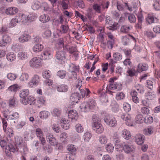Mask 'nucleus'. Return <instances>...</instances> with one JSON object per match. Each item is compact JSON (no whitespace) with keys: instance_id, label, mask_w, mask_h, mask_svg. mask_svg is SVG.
I'll return each mask as SVG.
<instances>
[{"instance_id":"1","label":"nucleus","mask_w":160,"mask_h":160,"mask_svg":"<svg viewBox=\"0 0 160 160\" xmlns=\"http://www.w3.org/2000/svg\"><path fill=\"white\" fill-rule=\"evenodd\" d=\"M92 127L93 130L98 134L102 133L104 129L102 125L100 123V119L96 115H94L92 116Z\"/></svg>"},{"instance_id":"2","label":"nucleus","mask_w":160,"mask_h":160,"mask_svg":"<svg viewBox=\"0 0 160 160\" xmlns=\"http://www.w3.org/2000/svg\"><path fill=\"white\" fill-rule=\"evenodd\" d=\"M109 2L108 1L106 3H102L101 4H94L92 5L93 9L98 13H100L105 8L107 9L108 8Z\"/></svg>"},{"instance_id":"3","label":"nucleus","mask_w":160,"mask_h":160,"mask_svg":"<svg viewBox=\"0 0 160 160\" xmlns=\"http://www.w3.org/2000/svg\"><path fill=\"white\" fill-rule=\"evenodd\" d=\"M122 144L121 149H122V148L125 152L126 153H131L135 150V148L134 146L130 142H122Z\"/></svg>"},{"instance_id":"4","label":"nucleus","mask_w":160,"mask_h":160,"mask_svg":"<svg viewBox=\"0 0 160 160\" xmlns=\"http://www.w3.org/2000/svg\"><path fill=\"white\" fill-rule=\"evenodd\" d=\"M10 112L8 109L5 110L4 111L3 115L4 117L7 119V120H15L18 118L19 117L18 113L15 112L12 114L10 115Z\"/></svg>"},{"instance_id":"5","label":"nucleus","mask_w":160,"mask_h":160,"mask_svg":"<svg viewBox=\"0 0 160 160\" xmlns=\"http://www.w3.org/2000/svg\"><path fill=\"white\" fill-rule=\"evenodd\" d=\"M105 122L108 125L111 127H115L117 124V121L115 118L109 116H106L104 119Z\"/></svg>"},{"instance_id":"6","label":"nucleus","mask_w":160,"mask_h":160,"mask_svg":"<svg viewBox=\"0 0 160 160\" xmlns=\"http://www.w3.org/2000/svg\"><path fill=\"white\" fill-rule=\"evenodd\" d=\"M55 57L58 62L62 63L65 62L66 59V53L63 51H58L56 52Z\"/></svg>"},{"instance_id":"7","label":"nucleus","mask_w":160,"mask_h":160,"mask_svg":"<svg viewBox=\"0 0 160 160\" xmlns=\"http://www.w3.org/2000/svg\"><path fill=\"white\" fill-rule=\"evenodd\" d=\"M35 134L39 138L41 141V143L44 145L46 143V140L43 137V134L42 131L39 128H37L35 130Z\"/></svg>"},{"instance_id":"8","label":"nucleus","mask_w":160,"mask_h":160,"mask_svg":"<svg viewBox=\"0 0 160 160\" xmlns=\"http://www.w3.org/2000/svg\"><path fill=\"white\" fill-rule=\"evenodd\" d=\"M41 59L38 57L32 58L29 62V64L32 68L39 67L41 65Z\"/></svg>"},{"instance_id":"9","label":"nucleus","mask_w":160,"mask_h":160,"mask_svg":"<svg viewBox=\"0 0 160 160\" xmlns=\"http://www.w3.org/2000/svg\"><path fill=\"white\" fill-rule=\"evenodd\" d=\"M109 82L110 84L107 86V88L108 90V92L109 94H112V92L109 90L117 89L118 85L117 82H114V79L112 78L110 79Z\"/></svg>"},{"instance_id":"10","label":"nucleus","mask_w":160,"mask_h":160,"mask_svg":"<svg viewBox=\"0 0 160 160\" xmlns=\"http://www.w3.org/2000/svg\"><path fill=\"white\" fill-rule=\"evenodd\" d=\"M145 139V137L142 134H137L134 137L135 141L138 145H141L143 143Z\"/></svg>"},{"instance_id":"11","label":"nucleus","mask_w":160,"mask_h":160,"mask_svg":"<svg viewBox=\"0 0 160 160\" xmlns=\"http://www.w3.org/2000/svg\"><path fill=\"white\" fill-rule=\"evenodd\" d=\"M24 16L22 14H20L18 16H17L16 18H13L12 19L10 24L12 27L15 26L17 23L21 21V20L22 19V18Z\"/></svg>"},{"instance_id":"12","label":"nucleus","mask_w":160,"mask_h":160,"mask_svg":"<svg viewBox=\"0 0 160 160\" xmlns=\"http://www.w3.org/2000/svg\"><path fill=\"white\" fill-rule=\"evenodd\" d=\"M22 103L24 105L29 104L31 105H34L35 103V99L31 96H29L28 97L23 100L22 99Z\"/></svg>"},{"instance_id":"13","label":"nucleus","mask_w":160,"mask_h":160,"mask_svg":"<svg viewBox=\"0 0 160 160\" xmlns=\"http://www.w3.org/2000/svg\"><path fill=\"white\" fill-rule=\"evenodd\" d=\"M105 25L107 26L108 28L110 30H113L114 27L113 26V23L111 18L109 16H105Z\"/></svg>"},{"instance_id":"14","label":"nucleus","mask_w":160,"mask_h":160,"mask_svg":"<svg viewBox=\"0 0 160 160\" xmlns=\"http://www.w3.org/2000/svg\"><path fill=\"white\" fill-rule=\"evenodd\" d=\"M17 151H19L20 152L24 153L27 150V148L24 143L21 142H16Z\"/></svg>"},{"instance_id":"15","label":"nucleus","mask_w":160,"mask_h":160,"mask_svg":"<svg viewBox=\"0 0 160 160\" xmlns=\"http://www.w3.org/2000/svg\"><path fill=\"white\" fill-rule=\"evenodd\" d=\"M18 12V9L15 7L8 8L5 10V12L7 15H12L15 14Z\"/></svg>"},{"instance_id":"16","label":"nucleus","mask_w":160,"mask_h":160,"mask_svg":"<svg viewBox=\"0 0 160 160\" xmlns=\"http://www.w3.org/2000/svg\"><path fill=\"white\" fill-rule=\"evenodd\" d=\"M40 81L39 77L37 75H35L30 82L29 83L30 86L31 87H33V85H36L38 84Z\"/></svg>"},{"instance_id":"17","label":"nucleus","mask_w":160,"mask_h":160,"mask_svg":"<svg viewBox=\"0 0 160 160\" xmlns=\"http://www.w3.org/2000/svg\"><path fill=\"white\" fill-rule=\"evenodd\" d=\"M81 98V96H79L78 93H74L71 95L70 98V100L73 102V104H74L75 103H77Z\"/></svg>"},{"instance_id":"18","label":"nucleus","mask_w":160,"mask_h":160,"mask_svg":"<svg viewBox=\"0 0 160 160\" xmlns=\"http://www.w3.org/2000/svg\"><path fill=\"white\" fill-rule=\"evenodd\" d=\"M146 23L149 24L157 22L158 21V19L157 18L150 15H148L146 18Z\"/></svg>"},{"instance_id":"19","label":"nucleus","mask_w":160,"mask_h":160,"mask_svg":"<svg viewBox=\"0 0 160 160\" xmlns=\"http://www.w3.org/2000/svg\"><path fill=\"white\" fill-rule=\"evenodd\" d=\"M11 40L10 38L8 35H3L2 41H0V46H5L6 44L10 42Z\"/></svg>"},{"instance_id":"20","label":"nucleus","mask_w":160,"mask_h":160,"mask_svg":"<svg viewBox=\"0 0 160 160\" xmlns=\"http://www.w3.org/2000/svg\"><path fill=\"white\" fill-rule=\"evenodd\" d=\"M29 91L28 89H23L21 91L20 93L19 96L20 97V101L22 103L21 100L23 99L24 100L27 98V96L28 95Z\"/></svg>"},{"instance_id":"21","label":"nucleus","mask_w":160,"mask_h":160,"mask_svg":"<svg viewBox=\"0 0 160 160\" xmlns=\"http://www.w3.org/2000/svg\"><path fill=\"white\" fill-rule=\"evenodd\" d=\"M30 38L31 37L28 34L23 33L19 38L18 40L19 42L23 43L28 41Z\"/></svg>"},{"instance_id":"22","label":"nucleus","mask_w":160,"mask_h":160,"mask_svg":"<svg viewBox=\"0 0 160 160\" xmlns=\"http://www.w3.org/2000/svg\"><path fill=\"white\" fill-rule=\"evenodd\" d=\"M22 18V22L23 23L25 24L29 22L33 21L35 20L36 18V17L33 15L32 14H30L28 15L27 17L26 18Z\"/></svg>"},{"instance_id":"23","label":"nucleus","mask_w":160,"mask_h":160,"mask_svg":"<svg viewBox=\"0 0 160 160\" xmlns=\"http://www.w3.org/2000/svg\"><path fill=\"white\" fill-rule=\"evenodd\" d=\"M52 53V51L50 48H48L42 54H41L42 59H49Z\"/></svg>"},{"instance_id":"24","label":"nucleus","mask_w":160,"mask_h":160,"mask_svg":"<svg viewBox=\"0 0 160 160\" xmlns=\"http://www.w3.org/2000/svg\"><path fill=\"white\" fill-rule=\"evenodd\" d=\"M138 70L139 72L146 71L148 68V64L145 63H140L138 66Z\"/></svg>"},{"instance_id":"25","label":"nucleus","mask_w":160,"mask_h":160,"mask_svg":"<svg viewBox=\"0 0 160 160\" xmlns=\"http://www.w3.org/2000/svg\"><path fill=\"white\" fill-rule=\"evenodd\" d=\"M79 90L80 92L82 98H83L85 96L88 98L89 97V95L91 92L88 89L86 88L85 90L83 89H80Z\"/></svg>"},{"instance_id":"26","label":"nucleus","mask_w":160,"mask_h":160,"mask_svg":"<svg viewBox=\"0 0 160 160\" xmlns=\"http://www.w3.org/2000/svg\"><path fill=\"white\" fill-rule=\"evenodd\" d=\"M68 150L71 153L72 155H75V152L77 151L76 147L72 144H69L67 147Z\"/></svg>"},{"instance_id":"27","label":"nucleus","mask_w":160,"mask_h":160,"mask_svg":"<svg viewBox=\"0 0 160 160\" xmlns=\"http://www.w3.org/2000/svg\"><path fill=\"white\" fill-rule=\"evenodd\" d=\"M122 136L125 139L129 140L131 137V134L130 132L125 129L122 131Z\"/></svg>"},{"instance_id":"28","label":"nucleus","mask_w":160,"mask_h":160,"mask_svg":"<svg viewBox=\"0 0 160 160\" xmlns=\"http://www.w3.org/2000/svg\"><path fill=\"white\" fill-rule=\"evenodd\" d=\"M43 48V46L41 44H36L32 48L33 51L35 52H39L42 51Z\"/></svg>"},{"instance_id":"29","label":"nucleus","mask_w":160,"mask_h":160,"mask_svg":"<svg viewBox=\"0 0 160 160\" xmlns=\"http://www.w3.org/2000/svg\"><path fill=\"white\" fill-rule=\"evenodd\" d=\"M121 118L124 120L127 121L126 122V124L128 125H129V123H130L131 122V117L130 115L128 114H124L122 115Z\"/></svg>"},{"instance_id":"30","label":"nucleus","mask_w":160,"mask_h":160,"mask_svg":"<svg viewBox=\"0 0 160 160\" xmlns=\"http://www.w3.org/2000/svg\"><path fill=\"white\" fill-rule=\"evenodd\" d=\"M78 113L76 110H72L70 111L68 113V116L72 120L75 119V117L77 116Z\"/></svg>"},{"instance_id":"31","label":"nucleus","mask_w":160,"mask_h":160,"mask_svg":"<svg viewBox=\"0 0 160 160\" xmlns=\"http://www.w3.org/2000/svg\"><path fill=\"white\" fill-rule=\"evenodd\" d=\"M39 19L42 22L46 23L49 20L50 18L48 15L43 14L40 16Z\"/></svg>"},{"instance_id":"32","label":"nucleus","mask_w":160,"mask_h":160,"mask_svg":"<svg viewBox=\"0 0 160 160\" xmlns=\"http://www.w3.org/2000/svg\"><path fill=\"white\" fill-rule=\"evenodd\" d=\"M132 28L131 26H129L127 25H123L121 27L120 31L123 33H128L130 31L131 29Z\"/></svg>"},{"instance_id":"33","label":"nucleus","mask_w":160,"mask_h":160,"mask_svg":"<svg viewBox=\"0 0 160 160\" xmlns=\"http://www.w3.org/2000/svg\"><path fill=\"white\" fill-rule=\"evenodd\" d=\"M57 90L59 92H65L67 91L68 87L66 85H60L56 87Z\"/></svg>"},{"instance_id":"34","label":"nucleus","mask_w":160,"mask_h":160,"mask_svg":"<svg viewBox=\"0 0 160 160\" xmlns=\"http://www.w3.org/2000/svg\"><path fill=\"white\" fill-rule=\"evenodd\" d=\"M16 56L13 52L8 53L7 55V59L10 62H12L15 60Z\"/></svg>"},{"instance_id":"35","label":"nucleus","mask_w":160,"mask_h":160,"mask_svg":"<svg viewBox=\"0 0 160 160\" xmlns=\"http://www.w3.org/2000/svg\"><path fill=\"white\" fill-rule=\"evenodd\" d=\"M18 57L22 60L28 58L27 52L24 51H21L19 52Z\"/></svg>"},{"instance_id":"36","label":"nucleus","mask_w":160,"mask_h":160,"mask_svg":"<svg viewBox=\"0 0 160 160\" xmlns=\"http://www.w3.org/2000/svg\"><path fill=\"white\" fill-rule=\"evenodd\" d=\"M68 136L66 133H62L60 136V140L62 143H65L67 142V138Z\"/></svg>"},{"instance_id":"37","label":"nucleus","mask_w":160,"mask_h":160,"mask_svg":"<svg viewBox=\"0 0 160 160\" xmlns=\"http://www.w3.org/2000/svg\"><path fill=\"white\" fill-rule=\"evenodd\" d=\"M128 20L131 23H134L135 22L136 18L135 15L132 14L127 13Z\"/></svg>"},{"instance_id":"38","label":"nucleus","mask_w":160,"mask_h":160,"mask_svg":"<svg viewBox=\"0 0 160 160\" xmlns=\"http://www.w3.org/2000/svg\"><path fill=\"white\" fill-rule=\"evenodd\" d=\"M6 152L7 151H9L10 152H17L16 149L13 147L12 145L11 144H9L6 147Z\"/></svg>"},{"instance_id":"39","label":"nucleus","mask_w":160,"mask_h":160,"mask_svg":"<svg viewBox=\"0 0 160 160\" xmlns=\"http://www.w3.org/2000/svg\"><path fill=\"white\" fill-rule=\"evenodd\" d=\"M135 120L136 123L139 124L142 123L144 120L142 114H138L135 118Z\"/></svg>"},{"instance_id":"40","label":"nucleus","mask_w":160,"mask_h":160,"mask_svg":"<svg viewBox=\"0 0 160 160\" xmlns=\"http://www.w3.org/2000/svg\"><path fill=\"white\" fill-rule=\"evenodd\" d=\"M68 76L69 78H71L72 80H76L77 78L76 72L73 71H69Z\"/></svg>"},{"instance_id":"41","label":"nucleus","mask_w":160,"mask_h":160,"mask_svg":"<svg viewBox=\"0 0 160 160\" xmlns=\"http://www.w3.org/2000/svg\"><path fill=\"white\" fill-rule=\"evenodd\" d=\"M66 74V72L65 70H61L58 71L57 72V75L61 79L64 78Z\"/></svg>"},{"instance_id":"42","label":"nucleus","mask_w":160,"mask_h":160,"mask_svg":"<svg viewBox=\"0 0 160 160\" xmlns=\"http://www.w3.org/2000/svg\"><path fill=\"white\" fill-rule=\"evenodd\" d=\"M96 104L95 101L93 99H90L88 103V107L91 109H93L95 106Z\"/></svg>"},{"instance_id":"43","label":"nucleus","mask_w":160,"mask_h":160,"mask_svg":"<svg viewBox=\"0 0 160 160\" xmlns=\"http://www.w3.org/2000/svg\"><path fill=\"white\" fill-rule=\"evenodd\" d=\"M119 141L118 140H116L115 142V148L117 150V151H118L119 152L122 151V149H121V148L122 147V143H119Z\"/></svg>"},{"instance_id":"44","label":"nucleus","mask_w":160,"mask_h":160,"mask_svg":"<svg viewBox=\"0 0 160 160\" xmlns=\"http://www.w3.org/2000/svg\"><path fill=\"white\" fill-rule=\"evenodd\" d=\"M66 120H62L61 121V124L62 128L65 129L67 130L69 128L70 126V124L69 123H67L66 122Z\"/></svg>"},{"instance_id":"45","label":"nucleus","mask_w":160,"mask_h":160,"mask_svg":"<svg viewBox=\"0 0 160 160\" xmlns=\"http://www.w3.org/2000/svg\"><path fill=\"white\" fill-rule=\"evenodd\" d=\"M42 75L44 78L46 79H48L50 78L51 73L49 70H45L43 72Z\"/></svg>"},{"instance_id":"46","label":"nucleus","mask_w":160,"mask_h":160,"mask_svg":"<svg viewBox=\"0 0 160 160\" xmlns=\"http://www.w3.org/2000/svg\"><path fill=\"white\" fill-rule=\"evenodd\" d=\"M75 129L77 132L81 133L83 131V128L81 124L78 123L75 126Z\"/></svg>"},{"instance_id":"47","label":"nucleus","mask_w":160,"mask_h":160,"mask_svg":"<svg viewBox=\"0 0 160 160\" xmlns=\"http://www.w3.org/2000/svg\"><path fill=\"white\" fill-rule=\"evenodd\" d=\"M93 14V10L91 8H88L87 11L86 15L89 19H90L92 18Z\"/></svg>"},{"instance_id":"48","label":"nucleus","mask_w":160,"mask_h":160,"mask_svg":"<svg viewBox=\"0 0 160 160\" xmlns=\"http://www.w3.org/2000/svg\"><path fill=\"white\" fill-rule=\"evenodd\" d=\"M153 118L150 116H146L144 119L145 122L147 124H150L152 123L153 122Z\"/></svg>"},{"instance_id":"49","label":"nucleus","mask_w":160,"mask_h":160,"mask_svg":"<svg viewBox=\"0 0 160 160\" xmlns=\"http://www.w3.org/2000/svg\"><path fill=\"white\" fill-rule=\"evenodd\" d=\"M69 28L68 25H62L60 27V31L61 33H67Z\"/></svg>"},{"instance_id":"50","label":"nucleus","mask_w":160,"mask_h":160,"mask_svg":"<svg viewBox=\"0 0 160 160\" xmlns=\"http://www.w3.org/2000/svg\"><path fill=\"white\" fill-rule=\"evenodd\" d=\"M18 88V85L16 84L10 86L8 88L9 91L12 92L16 91Z\"/></svg>"},{"instance_id":"51","label":"nucleus","mask_w":160,"mask_h":160,"mask_svg":"<svg viewBox=\"0 0 160 160\" xmlns=\"http://www.w3.org/2000/svg\"><path fill=\"white\" fill-rule=\"evenodd\" d=\"M51 32L50 30H46L43 33V37L45 38H48L51 37Z\"/></svg>"},{"instance_id":"52","label":"nucleus","mask_w":160,"mask_h":160,"mask_svg":"<svg viewBox=\"0 0 160 160\" xmlns=\"http://www.w3.org/2000/svg\"><path fill=\"white\" fill-rule=\"evenodd\" d=\"M81 109L82 111L86 112L87 111V109H88V103L86 102H84L82 103L80 106Z\"/></svg>"},{"instance_id":"53","label":"nucleus","mask_w":160,"mask_h":160,"mask_svg":"<svg viewBox=\"0 0 160 160\" xmlns=\"http://www.w3.org/2000/svg\"><path fill=\"white\" fill-rule=\"evenodd\" d=\"M61 113V110L57 108H54L52 112V114L54 116L58 117L60 116Z\"/></svg>"},{"instance_id":"54","label":"nucleus","mask_w":160,"mask_h":160,"mask_svg":"<svg viewBox=\"0 0 160 160\" xmlns=\"http://www.w3.org/2000/svg\"><path fill=\"white\" fill-rule=\"evenodd\" d=\"M91 135L90 133L89 132H86L85 133L83 136L84 141L85 142H88L91 138Z\"/></svg>"},{"instance_id":"55","label":"nucleus","mask_w":160,"mask_h":160,"mask_svg":"<svg viewBox=\"0 0 160 160\" xmlns=\"http://www.w3.org/2000/svg\"><path fill=\"white\" fill-rule=\"evenodd\" d=\"M141 110V112L144 114H148L150 113V110L147 107H142Z\"/></svg>"},{"instance_id":"56","label":"nucleus","mask_w":160,"mask_h":160,"mask_svg":"<svg viewBox=\"0 0 160 160\" xmlns=\"http://www.w3.org/2000/svg\"><path fill=\"white\" fill-rule=\"evenodd\" d=\"M39 2L38 1H36L33 2L32 6V8L34 10H37L40 8Z\"/></svg>"},{"instance_id":"57","label":"nucleus","mask_w":160,"mask_h":160,"mask_svg":"<svg viewBox=\"0 0 160 160\" xmlns=\"http://www.w3.org/2000/svg\"><path fill=\"white\" fill-rule=\"evenodd\" d=\"M107 141V138L105 136L102 135L100 137L99 142L101 144H105Z\"/></svg>"},{"instance_id":"58","label":"nucleus","mask_w":160,"mask_h":160,"mask_svg":"<svg viewBox=\"0 0 160 160\" xmlns=\"http://www.w3.org/2000/svg\"><path fill=\"white\" fill-rule=\"evenodd\" d=\"M113 58L116 60H120L122 59V57L120 53H117L113 54Z\"/></svg>"},{"instance_id":"59","label":"nucleus","mask_w":160,"mask_h":160,"mask_svg":"<svg viewBox=\"0 0 160 160\" xmlns=\"http://www.w3.org/2000/svg\"><path fill=\"white\" fill-rule=\"evenodd\" d=\"M41 7L44 11H47L49 9L47 3L45 2H43L42 3V4L41 5Z\"/></svg>"},{"instance_id":"60","label":"nucleus","mask_w":160,"mask_h":160,"mask_svg":"<svg viewBox=\"0 0 160 160\" xmlns=\"http://www.w3.org/2000/svg\"><path fill=\"white\" fill-rule=\"evenodd\" d=\"M145 34L150 38H152L155 37V35L153 34V32L151 31H145Z\"/></svg>"},{"instance_id":"61","label":"nucleus","mask_w":160,"mask_h":160,"mask_svg":"<svg viewBox=\"0 0 160 160\" xmlns=\"http://www.w3.org/2000/svg\"><path fill=\"white\" fill-rule=\"evenodd\" d=\"M69 2L67 0H62L61 5L63 9H68V3Z\"/></svg>"},{"instance_id":"62","label":"nucleus","mask_w":160,"mask_h":160,"mask_svg":"<svg viewBox=\"0 0 160 160\" xmlns=\"http://www.w3.org/2000/svg\"><path fill=\"white\" fill-rule=\"evenodd\" d=\"M123 108L126 112H128L131 110L130 105L127 103H125L123 104Z\"/></svg>"},{"instance_id":"63","label":"nucleus","mask_w":160,"mask_h":160,"mask_svg":"<svg viewBox=\"0 0 160 160\" xmlns=\"http://www.w3.org/2000/svg\"><path fill=\"white\" fill-rule=\"evenodd\" d=\"M40 114L42 116L43 118L46 119L50 115L49 112L47 111H42L40 112Z\"/></svg>"},{"instance_id":"64","label":"nucleus","mask_w":160,"mask_h":160,"mask_svg":"<svg viewBox=\"0 0 160 160\" xmlns=\"http://www.w3.org/2000/svg\"><path fill=\"white\" fill-rule=\"evenodd\" d=\"M125 97V95L122 92L118 93L116 96V98L117 100L123 99Z\"/></svg>"}]
</instances>
